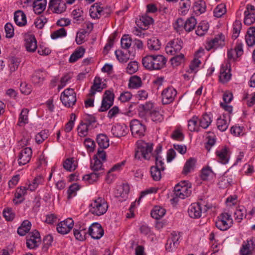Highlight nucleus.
Segmentation results:
<instances>
[{
	"instance_id": "obj_55",
	"label": "nucleus",
	"mask_w": 255,
	"mask_h": 255,
	"mask_svg": "<svg viewBox=\"0 0 255 255\" xmlns=\"http://www.w3.org/2000/svg\"><path fill=\"white\" fill-rule=\"evenodd\" d=\"M131 39L128 35H124L121 40V46L123 48L127 49L131 45Z\"/></svg>"
},
{
	"instance_id": "obj_12",
	"label": "nucleus",
	"mask_w": 255,
	"mask_h": 255,
	"mask_svg": "<svg viewBox=\"0 0 255 255\" xmlns=\"http://www.w3.org/2000/svg\"><path fill=\"white\" fill-rule=\"evenodd\" d=\"M180 238L179 235L175 232L171 233L165 246L166 250L169 252L174 251L179 244Z\"/></svg>"
},
{
	"instance_id": "obj_11",
	"label": "nucleus",
	"mask_w": 255,
	"mask_h": 255,
	"mask_svg": "<svg viewBox=\"0 0 255 255\" xmlns=\"http://www.w3.org/2000/svg\"><path fill=\"white\" fill-rule=\"evenodd\" d=\"M40 241L39 233L36 230L29 233L26 236V246L30 249L37 247Z\"/></svg>"
},
{
	"instance_id": "obj_45",
	"label": "nucleus",
	"mask_w": 255,
	"mask_h": 255,
	"mask_svg": "<svg viewBox=\"0 0 255 255\" xmlns=\"http://www.w3.org/2000/svg\"><path fill=\"white\" fill-rule=\"evenodd\" d=\"M73 232L76 239L79 241H84L86 239L87 232L84 227H80L79 230L74 229Z\"/></svg>"
},
{
	"instance_id": "obj_22",
	"label": "nucleus",
	"mask_w": 255,
	"mask_h": 255,
	"mask_svg": "<svg viewBox=\"0 0 255 255\" xmlns=\"http://www.w3.org/2000/svg\"><path fill=\"white\" fill-rule=\"evenodd\" d=\"M230 66L227 63L223 64L221 67L219 80L221 82L225 83L231 78Z\"/></svg>"
},
{
	"instance_id": "obj_50",
	"label": "nucleus",
	"mask_w": 255,
	"mask_h": 255,
	"mask_svg": "<svg viewBox=\"0 0 255 255\" xmlns=\"http://www.w3.org/2000/svg\"><path fill=\"white\" fill-rule=\"evenodd\" d=\"M100 175V173L94 171L93 173L84 175L83 179L88 181L89 184H93L98 180Z\"/></svg>"
},
{
	"instance_id": "obj_27",
	"label": "nucleus",
	"mask_w": 255,
	"mask_h": 255,
	"mask_svg": "<svg viewBox=\"0 0 255 255\" xmlns=\"http://www.w3.org/2000/svg\"><path fill=\"white\" fill-rule=\"evenodd\" d=\"M157 154L155 155V165L152 166L150 168V174L152 179L155 181L159 180V168L158 166V159L159 153V146L156 148Z\"/></svg>"
},
{
	"instance_id": "obj_33",
	"label": "nucleus",
	"mask_w": 255,
	"mask_h": 255,
	"mask_svg": "<svg viewBox=\"0 0 255 255\" xmlns=\"http://www.w3.org/2000/svg\"><path fill=\"white\" fill-rule=\"evenodd\" d=\"M179 4L178 12L179 14L182 15H186L191 6V2L190 0H180Z\"/></svg>"
},
{
	"instance_id": "obj_59",
	"label": "nucleus",
	"mask_w": 255,
	"mask_h": 255,
	"mask_svg": "<svg viewBox=\"0 0 255 255\" xmlns=\"http://www.w3.org/2000/svg\"><path fill=\"white\" fill-rule=\"evenodd\" d=\"M138 68V63L135 61H132L128 64L127 71L128 74H132L137 71Z\"/></svg>"
},
{
	"instance_id": "obj_14",
	"label": "nucleus",
	"mask_w": 255,
	"mask_h": 255,
	"mask_svg": "<svg viewBox=\"0 0 255 255\" xmlns=\"http://www.w3.org/2000/svg\"><path fill=\"white\" fill-rule=\"evenodd\" d=\"M182 47V41L180 39L176 38L168 43L165 47V51L167 54L173 55L180 51Z\"/></svg>"
},
{
	"instance_id": "obj_35",
	"label": "nucleus",
	"mask_w": 255,
	"mask_h": 255,
	"mask_svg": "<svg viewBox=\"0 0 255 255\" xmlns=\"http://www.w3.org/2000/svg\"><path fill=\"white\" fill-rule=\"evenodd\" d=\"M101 4L95 3L90 9V16L93 18H99L102 16L103 7Z\"/></svg>"
},
{
	"instance_id": "obj_39",
	"label": "nucleus",
	"mask_w": 255,
	"mask_h": 255,
	"mask_svg": "<svg viewBox=\"0 0 255 255\" xmlns=\"http://www.w3.org/2000/svg\"><path fill=\"white\" fill-rule=\"evenodd\" d=\"M209 27L208 23L206 21H202L198 25L196 29V33L200 36H203L207 32Z\"/></svg>"
},
{
	"instance_id": "obj_32",
	"label": "nucleus",
	"mask_w": 255,
	"mask_h": 255,
	"mask_svg": "<svg viewBox=\"0 0 255 255\" xmlns=\"http://www.w3.org/2000/svg\"><path fill=\"white\" fill-rule=\"evenodd\" d=\"M198 120L200 128L206 129L212 123V117L210 114H204L200 119H198Z\"/></svg>"
},
{
	"instance_id": "obj_23",
	"label": "nucleus",
	"mask_w": 255,
	"mask_h": 255,
	"mask_svg": "<svg viewBox=\"0 0 255 255\" xmlns=\"http://www.w3.org/2000/svg\"><path fill=\"white\" fill-rule=\"evenodd\" d=\"M66 7L65 2L60 0H50L49 3V8L57 13L63 12L65 10Z\"/></svg>"
},
{
	"instance_id": "obj_43",
	"label": "nucleus",
	"mask_w": 255,
	"mask_h": 255,
	"mask_svg": "<svg viewBox=\"0 0 255 255\" xmlns=\"http://www.w3.org/2000/svg\"><path fill=\"white\" fill-rule=\"evenodd\" d=\"M142 85V81L140 78L137 76H133L130 78L128 87L132 89H136Z\"/></svg>"
},
{
	"instance_id": "obj_28",
	"label": "nucleus",
	"mask_w": 255,
	"mask_h": 255,
	"mask_svg": "<svg viewBox=\"0 0 255 255\" xmlns=\"http://www.w3.org/2000/svg\"><path fill=\"white\" fill-rule=\"evenodd\" d=\"M153 21V19L152 17L144 14L140 16L139 19L136 20V23L140 28L146 29L148 25L151 24Z\"/></svg>"
},
{
	"instance_id": "obj_17",
	"label": "nucleus",
	"mask_w": 255,
	"mask_h": 255,
	"mask_svg": "<svg viewBox=\"0 0 255 255\" xmlns=\"http://www.w3.org/2000/svg\"><path fill=\"white\" fill-rule=\"evenodd\" d=\"M88 233L93 239L98 240L103 237L104 232L99 223H94L89 227Z\"/></svg>"
},
{
	"instance_id": "obj_58",
	"label": "nucleus",
	"mask_w": 255,
	"mask_h": 255,
	"mask_svg": "<svg viewBox=\"0 0 255 255\" xmlns=\"http://www.w3.org/2000/svg\"><path fill=\"white\" fill-rule=\"evenodd\" d=\"M151 217L156 220L155 227L158 228L159 221V206H155L150 212Z\"/></svg>"
},
{
	"instance_id": "obj_10",
	"label": "nucleus",
	"mask_w": 255,
	"mask_h": 255,
	"mask_svg": "<svg viewBox=\"0 0 255 255\" xmlns=\"http://www.w3.org/2000/svg\"><path fill=\"white\" fill-rule=\"evenodd\" d=\"M216 160L219 162L226 164L228 163L230 159V150L226 146L218 148L215 152Z\"/></svg>"
},
{
	"instance_id": "obj_24",
	"label": "nucleus",
	"mask_w": 255,
	"mask_h": 255,
	"mask_svg": "<svg viewBox=\"0 0 255 255\" xmlns=\"http://www.w3.org/2000/svg\"><path fill=\"white\" fill-rule=\"evenodd\" d=\"M255 248V239L247 240L244 242L240 249L242 255H248L250 254Z\"/></svg>"
},
{
	"instance_id": "obj_26",
	"label": "nucleus",
	"mask_w": 255,
	"mask_h": 255,
	"mask_svg": "<svg viewBox=\"0 0 255 255\" xmlns=\"http://www.w3.org/2000/svg\"><path fill=\"white\" fill-rule=\"evenodd\" d=\"M230 122L229 114H223L217 120V126L219 130L225 131L228 128Z\"/></svg>"
},
{
	"instance_id": "obj_61",
	"label": "nucleus",
	"mask_w": 255,
	"mask_h": 255,
	"mask_svg": "<svg viewBox=\"0 0 255 255\" xmlns=\"http://www.w3.org/2000/svg\"><path fill=\"white\" fill-rule=\"evenodd\" d=\"M246 210L244 207L240 208L236 210L234 213V216L236 220L240 222L244 217H246Z\"/></svg>"
},
{
	"instance_id": "obj_49",
	"label": "nucleus",
	"mask_w": 255,
	"mask_h": 255,
	"mask_svg": "<svg viewBox=\"0 0 255 255\" xmlns=\"http://www.w3.org/2000/svg\"><path fill=\"white\" fill-rule=\"evenodd\" d=\"M214 176V173L209 167L203 168L202 170L201 178L203 180H208Z\"/></svg>"
},
{
	"instance_id": "obj_18",
	"label": "nucleus",
	"mask_w": 255,
	"mask_h": 255,
	"mask_svg": "<svg viewBox=\"0 0 255 255\" xmlns=\"http://www.w3.org/2000/svg\"><path fill=\"white\" fill-rule=\"evenodd\" d=\"M46 76L47 73L45 71L37 70L31 75V82L35 86H40L43 83Z\"/></svg>"
},
{
	"instance_id": "obj_41",
	"label": "nucleus",
	"mask_w": 255,
	"mask_h": 255,
	"mask_svg": "<svg viewBox=\"0 0 255 255\" xmlns=\"http://www.w3.org/2000/svg\"><path fill=\"white\" fill-rule=\"evenodd\" d=\"M46 5V0L33 2V10L35 13L38 14H41L44 11V10L45 9Z\"/></svg>"
},
{
	"instance_id": "obj_36",
	"label": "nucleus",
	"mask_w": 255,
	"mask_h": 255,
	"mask_svg": "<svg viewBox=\"0 0 255 255\" xmlns=\"http://www.w3.org/2000/svg\"><path fill=\"white\" fill-rule=\"evenodd\" d=\"M97 142L99 148H107L109 146V140L108 136L104 134H99L97 137Z\"/></svg>"
},
{
	"instance_id": "obj_34",
	"label": "nucleus",
	"mask_w": 255,
	"mask_h": 255,
	"mask_svg": "<svg viewBox=\"0 0 255 255\" xmlns=\"http://www.w3.org/2000/svg\"><path fill=\"white\" fill-rule=\"evenodd\" d=\"M85 52V49L82 46L78 47L71 55L69 60V62L70 63H74L76 62L79 59L83 57Z\"/></svg>"
},
{
	"instance_id": "obj_20",
	"label": "nucleus",
	"mask_w": 255,
	"mask_h": 255,
	"mask_svg": "<svg viewBox=\"0 0 255 255\" xmlns=\"http://www.w3.org/2000/svg\"><path fill=\"white\" fill-rule=\"evenodd\" d=\"M243 44L241 42H238L234 48L228 50V58L230 60L235 61L237 58L243 55Z\"/></svg>"
},
{
	"instance_id": "obj_9",
	"label": "nucleus",
	"mask_w": 255,
	"mask_h": 255,
	"mask_svg": "<svg viewBox=\"0 0 255 255\" xmlns=\"http://www.w3.org/2000/svg\"><path fill=\"white\" fill-rule=\"evenodd\" d=\"M209 207L206 206L203 209L200 203H194L191 204L188 209V213L190 217L198 219L201 217L202 212H206Z\"/></svg>"
},
{
	"instance_id": "obj_4",
	"label": "nucleus",
	"mask_w": 255,
	"mask_h": 255,
	"mask_svg": "<svg viewBox=\"0 0 255 255\" xmlns=\"http://www.w3.org/2000/svg\"><path fill=\"white\" fill-rule=\"evenodd\" d=\"M225 45V36L222 33L215 36L213 38L207 39L205 43V49L210 51L223 47Z\"/></svg>"
},
{
	"instance_id": "obj_13",
	"label": "nucleus",
	"mask_w": 255,
	"mask_h": 255,
	"mask_svg": "<svg viewBox=\"0 0 255 255\" xmlns=\"http://www.w3.org/2000/svg\"><path fill=\"white\" fill-rule=\"evenodd\" d=\"M114 99V94L110 91H106L104 95L102 105L99 111L100 112L107 111L113 105Z\"/></svg>"
},
{
	"instance_id": "obj_48",
	"label": "nucleus",
	"mask_w": 255,
	"mask_h": 255,
	"mask_svg": "<svg viewBox=\"0 0 255 255\" xmlns=\"http://www.w3.org/2000/svg\"><path fill=\"white\" fill-rule=\"evenodd\" d=\"M201 62L199 58H194L189 65L188 72L190 73H196L199 69Z\"/></svg>"
},
{
	"instance_id": "obj_60",
	"label": "nucleus",
	"mask_w": 255,
	"mask_h": 255,
	"mask_svg": "<svg viewBox=\"0 0 255 255\" xmlns=\"http://www.w3.org/2000/svg\"><path fill=\"white\" fill-rule=\"evenodd\" d=\"M172 137L175 140L182 141L183 140L184 136L182 132L181 128H177L172 133Z\"/></svg>"
},
{
	"instance_id": "obj_57",
	"label": "nucleus",
	"mask_w": 255,
	"mask_h": 255,
	"mask_svg": "<svg viewBox=\"0 0 255 255\" xmlns=\"http://www.w3.org/2000/svg\"><path fill=\"white\" fill-rule=\"evenodd\" d=\"M184 60V55L183 54L177 55L170 59L171 63L173 66H177L181 64Z\"/></svg>"
},
{
	"instance_id": "obj_40",
	"label": "nucleus",
	"mask_w": 255,
	"mask_h": 255,
	"mask_svg": "<svg viewBox=\"0 0 255 255\" xmlns=\"http://www.w3.org/2000/svg\"><path fill=\"white\" fill-rule=\"evenodd\" d=\"M31 223L28 220L24 221L21 226L17 229V233L21 236L25 235L28 233L31 228Z\"/></svg>"
},
{
	"instance_id": "obj_51",
	"label": "nucleus",
	"mask_w": 255,
	"mask_h": 255,
	"mask_svg": "<svg viewBox=\"0 0 255 255\" xmlns=\"http://www.w3.org/2000/svg\"><path fill=\"white\" fill-rule=\"evenodd\" d=\"M90 127L88 125L84 123L82 121L81 122L77 128L79 135L80 136H86L88 133V129Z\"/></svg>"
},
{
	"instance_id": "obj_5",
	"label": "nucleus",
	"mask_w": 255,
	"mask_h": 255,
	"mask_svg": "<svg viewBox=\"0 0 255 255\" xmlns=\"http://www.w3.org/2000/svg\"><path fill=\"white\" fill-rule=\"evenodd\" d=\"M60 100L65 107H72L75 105L77 100L76 93L74 89L67 88L61 93Z\"/></svg>"
},
{
	"instance_id": "obj_46",
	"label": "nucleus",
	"mask_w": 255,
	"mask_h": 255,
	"mask_svg": "<svg viewBox=\"0 0 255 255\" xmlns=\"http://www.w3.org/2000/svg\"><path fill=\"white\" fill-rule=\"evenodd\" d=\"M197 24L196 18L191 16L188 18L184 23V29L186 31L190 32L193 30Z\"/></svg>"
},
{
	"instance_id": "obj_64",
	"label": "nucleus",
	"mask_w": 255,
	"mask_h": 255,
	"mask_svg": "<svg viewBox=\"0 0 255 255\" xmlns=\"http://www.w3.org/2000/svg\"><path fill=\"white\" fill-rule=\"evenodd\" d=\"M87 32V31L84 29L82 30L81 31L77 32L75 38V41L77 44L80 45L84 42Z\"/></svg>"
},
{
	"instance_id": "obj_56",
	"label": "nucleus",
	"mask_w": 255,
	"mask_h": 255,
	"mask_svg": "<svg viewBox=\"0 0 255 255\" xmlns=\"http://www.w3.org/2000/svg\"><path fill=\"white\" fill-rule=\"evenodd\" d=\"M43 182V178L41 176L36 177L32 182L28 186V189L30 191H34L37 187L39 184H42Z\"/></svg>"
},
{
	"instance_id": "obj_47",
	"label": "nucleus",
	"mask_w": 255,
	"mask_h": 255,
	"mask_svg": "<svg viewBox=\"0 0 255 255\" xmlns=\"http://www.w3.org/2000/svg\"><path fill=\"white\" fill-rule=\"evenodd\" d=\"M147 46L151 51H157L159 49V40L153 37L148 40Z\"/></svg>"
},
{
	"instance_id": "obj_37",
	"label": "nucleus",
	"mask_w": 255,
	"mask_h": 255,
	"mask_svg": "<svg viewBox=\"0 0 255 255\" xmlns=\"http://www.w3.org/2000/svg\"><path fill=\"white\" fill-rule=\"evenodd\" d=\"M198 118L197 116H193L188 122V128L190 131H199L200 127L199 125Z\"/></svg>"
},
{
	"instance_id": "obj_25",
	"label": "nucleus",
	"mask_w": 255,
	"mask_h": 255,
	"mask_svg": "<svg viewBox=\"0 0 255 255\" xmlns=\"http://www.w3.org/2000/svg\"><path fill=\"white\" fill-rule=\"evenodd\" d=\"M24 46L27 51L34 52L37 48V41L33 35H28L25 36Z\"/></svg>"
},
{
	"instance_id": "obj_3",
	"label": "nucleus",
	"mask_w": 255,
	"mask_h": 255,
	"mask_svg": "<svg viewBox=\"0 0 255 255\" xmlns=\"http://www.w3.org/2000/svg\"><path fill=\"white\" fill-rule=\"evenodd\" d=\"M108 205L105 199L101 197L93 199L89 206V212L95 216H101L105 214Z\"/></svg>"
},
{
	"instance_id": "obj_31",
	"label": "nucleus",
	"mask_w": 255,
	"mask_h": 255,
	"mask_svg": "<svg viewBox=\"0 0 255 255\" xmlns=\"http://www.w3.org/2000/svg\"><path fill=\"white\" fill-rule=\"evenodd\" d=\"M195 14L199 15L204 13L206 10V4L204 1L200 0L196 1L193 6Z\"/></svg>"
},
{
	"instance_id": "obj_6",
	"label": "nucleus",
	"mask_w": 255,
	"mask_h": 255,
	"mask_svg": "<svg viewBox=\"0 0 255 255\" xmlns=\"http://www.w3.org/2000/svg\"><path fill=\"white\" fill-rule=\"evenodd\" d=\"M231 216L227 213L221 214L216 221V226L221 231H226L230 228L233 224Z\"/></svg>"
},
{
	"instance_id": "obj_52",
	"label": "nucleus",
	"mask_w": 255,
	"mask_h": 255,
	"mask_svg": "<svg viewBox=\"0 0 255 255\" xmlns=\"http://www.w3.org/2000/svg\"><path fill=\"white\" fill-rule=\"evenodd\" d=\"M242 23L240 20H236L233 23V37L236 39L240 34L241 28Z\"/></svg>"
},
{
	"instance_id": "obj_2",
	"label": "nucleus",
	"mask_w": 255,
	"mask_h": 255,
	"mask_svg": "<svg viewBox=\"0 0 255 255\" xmlns=\"http://www.w3.org/2000/svg\"><path fill=\"white\" fill-rule=\"evenodd\" d=\"M136 149L135 152V158L140 159L141 157L146 160H149L151 156L155 158L157 154L156 150L155 154L152 153L153 149V144L150 142H146L143 140H138L136 142Z\"/></svg>"
},
{
	"instance_id": "obj_21",
	"label": "nucleus",
	"mask_w": 255,
	"mask_h": 255,
	"mask_svg": "<svg viewBox=\"0 0 255 255\" xmlns=\"http://www.w3.org/2000/svg\"><path fill=\"white\" fill-rule=\"evenodd\" d=\"M32 150L30 147H25L22 149L18 156V164L23 165L28 163L31 159Z\"/></svg>"
},
{
	"instance_id": "obj_8",
	"label": "nucleus",
	"mask_w": 255,
	"mask_h": 255,
	"mask_svg": "<svg viewBox=\"0 0 255 255\" xmlns=\"http://www.w3.org/2000/svg\"><path fill=\"white\" fill-rule=\"evenodd\" d=\"M159 55H150L145 56L142 59L143 66L149 70L159 69Z\"/></svg>"
},
{
	"instance_id": "obj_44",
	"label": "nucleus",
	"mask_w": 255,
	"mask_h": 255,
	"mask_svg": "<svg viewBox=\"0 0 255 255\" xmlns=\"http://www.w3.org/2000/svg\"><path fill=\"white\" fill-rule=\"evenodd\" d=\"M196 163V160L194 158H190L184 164L182 173L184 174H187L194 169Z\"/></svg>"
},
{
	"instance_id": "obj_53",
	"label": "nucleus",
	"mask_w": 255,
	"mask_h": 255,
	"mask_svg": "<svg viewBox=\"0 0 255 255\" xmlns=\"http://www.w3.org/2000/svg\"><path fill=\"white\" fill-rule=\"evenodd\" d=\"M82 14L83 11L80 9H74L73 10L72 14L74 20V23H80L83 21Z\"/></svg>"
},
{
	"instance_id": "obj_63",
	"label": "nucleus",
	"mask_w": 255,
	"mask_h": 255,
	"mask_svg": "<svg viewBox=\"0 0 255 255\" xmlns=\"http://www.w3.org/2000/svg\"><path fill=\"white\" fill-rule=\"evenodd\" d=\"M63 168L66 170L71 171L76 168V166L73 164V158H68L63 162Z\"/></svg>"
},
{
	"instance_id": "obj_16",
	"label": "nucleus",
	"mask_w": 255,
	"mask_h": 255,
	"mask_svg": "<svg viewBox=\"0 0 255 255\" xmlns=\"http://www.w3.org/2000/svg\"><path fill=\"white\" fill-rule=\"evenodd\" d=\"M73 226V220L71 218H67L58 224L56 229L59 233L65 235L68 234L71 230Z\"/></svg>"
},
{
	"instance_id": "obj_42",
	"label": "nucleus",
	"mask_w": 255,
	"mask_h": 255,
	"mask_svg": "<svg viewBox=\"0 0 255 255\" xmlns=\"http://www.w3.org/2000/svg\"><path fill=\"white\" fill-rule=\"evenodd\" d=\"M94 162L91 161L90 167L94 172L103 170V163L98 158L97 155H94L93 157Z\"/></svg>"
},
{
	"instance_id": "obj_19",
	"label": "nucleus",
	"mask_w": 255,
	"mask_h": 255,
	"mask_svg": "<svg viewBox=\"0 0 255 255\" xmlns=\"http://www.w3.org/2000/svg\"><path fill=\"white\" fill-rule=\"evenodd\" d=\"M177 92L173 88H168L162 92V102L163 104H169L172 102L176 96Z\"/></svg>"
},
{
	"instance_id": "obj_54",
	"label": "nucleus",
	"mask_w": 255,
	"mask_h": 255,
	"mask_svg": "<svg viewBox=\"0 0 255 255\" xmlns=\"http://www.w3.org/2000/svg\"><path fill=\"white\" fill-rule=\"evenodd\" d=\"M226 12V6L224 4H220L216 6L214 10V16L216 17H221Z\"/></svg>"
},
{
	"instance_id": "obj_30",
	"label": "nucleus",
	"mask_w": 255,
	"mask_h": 255,
	"mask_svg": "<svg viewBox=\"0 0 255 255\" xmlns=\"http://www.w3.org/2000/svg\"><path fill=\"white\" fill-rule=\"evenodd\" d=\"M14 20L15 23L20 26H24L26 23V17L24 13L20 10L15 12Z\"/></svg>"
},
{
	"instance_id": "obj_15",
	"label": "nucleus",
	"mask_w": 255,
	"mask_h": 255,
	"mask_svg": "<svg viewBox=\"0 0 255 255\" xmlns=\"http://www.w3.org/2000/svg\"><path fill=\"white\" fill-rule=\"evenodd\" d=\"M244 22L247 25L255 22V7L251 4H247L244 11Z\"/></svg>"
},
{
	"instance_id": "obj_7",
	"label": "nucleus",
	"mask_w": 255,
	"mask_h": 255,
	"mask_svg": "<svg viewBox=\"0 0 255 255\" xmlns=\"http://www.w3.org/2000/svg\"><path fill=\"white\" fill-rule=\"evenodd\" d=\"M130 128L132 135L136 138H139L144 135L146 126L138 120H132L130 123Z\"/></svg>"
},
{
	"instance_id": "obj_1",
	"label": "nucleus",
	"mask_w": 255,
	"mask_h": 255,
	"mask_svg": "<svg viewBox=\"0 0 255 255\" xmlns=\"http://www.w3.org/2000/svg\"><path fill=\"white\" fill-rule=\"evenodd\" d=\"M191 187V184L188 181H182L176 184L174 187L173 197L170 199L171 203L175 205L180 200L190 196L192 193Z\"/></svg>"
},
{
	"instance_id": "obj_38",
	"label": "nucleus",
	"mask_w": 255,
	"mask_h": 255,
	"mask_svg": "<svg viewBox=\"0 0 255 255\" xmlns=\"http://www.w3.org/2000/svg\"><path fill=\"white\" fill-rule=\"evenodd\" d=\"M29 110L27 109H23L19 115L17 125L22 127L28 123V115Z\"/></svg>"
},
{
	"instance_id": "obj_29",
	"label": "nucleus",
	"mask_w": 255,
	"mask_h": 255,
	"mask_svg": "<svg viewBox=\"0 0 255 255\" xmlns=\"http://www.w3.org/2000/svg\"><path fill=\"white\" fill-rule=\"evenodd\" d=\"M127 128L125 125L116 124L113 127L111 131L115 137H120L127 134Z\"/></svg>"
},
{
	"instance_id": "obj_62",
	"label": "nucleus",
	"mask_w": 255,
	"mask_h": 255,
	"mask_svg": "<svg viewBox=\"0 0 255 255\" xmlns=\"http://www.w3.org/2000/svg\"><path fill=\"white\" fill-rule=\"evenodd\" d=\"M67 34V32L65 29L63 27L60 28L59 29L54 31L51 34V37L53 39H55L59 37L65 36Z\"/></svg>"
}]
</instances>
